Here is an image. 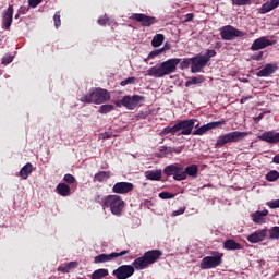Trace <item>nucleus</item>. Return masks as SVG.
Wrapping results in <instances>:
<instances>
[{
  "mask_svg": "<svg viewBox=\"0 0 279 279\" xmlns=\"http://www.w3.org/2000/svg\"><path fill=\"white\" fill-rule=\"evenodd\" d=\"M180 62H182V60L178 58L169 59L161 62L159 65L148 69L146 75H148V77H155V80H160L161 77L171 75V73H175Z\"/></svg>",
  "mask_w": 279,
  "mask_h": 279,
  "instance_id": "nucleus-1",
  "label": "nucleus"
},
{
  "mask_svg": "<svg viewBox=\"0 0 279 279\" xmlns=\"http://www.w3.org/2000/svg\"><path fill=\"white\" fill-rule=\"evenodd\" d=\"M161 256L162 252L160 250L147 251L142 257H138L133 262V267L138 270L147 269L149 265H154V263Z\"/></svg>",
  "mask_w": 279,
  "mask_h": 279,
  "instance_id": "nucleus-2",
  "label": "nucleus"
},
{
  "mask_svg": "<svg viewBox=\"0 0 279 279\" xmlns=\"http://www.w3.org/2000/svg\"><path fill=\"white\" fill-rule=\"evenodd\" d=\"M102 208H110L116 217H121L125 208V201L119 195H108L104 199Z\"/></svg>",
  "mask_w": 279,
  "mask_h": 279,
  "instance_id": "nucleus-3",
  "label": "nucleus"
},
{
  "mask_svg": "<svg viewBox=\"0 0 279 279\" xmlns=\"http://www.w3.org/2000/svg\"><path fill=\"white\" fill-rule=\"evenodd\" d=\"M110 100V93L102 88H96L92 93L83 96L81 101L85 104H106V101Z\"/></svg>",
  "mask_w": 279,
  "mask_h": 279,
  "instance_id": "nucleus-4",
  "label": "nucleus"
},
{
  "mask_svg": "<svg viewBox=\"0 0 279 279\" xmlns=\"http://www.w3.org/2000/svg\"><path fill=\"white\" fill-rule=\"evenodd\" d=\"M246 136H250V132L233 131L227 133L218 137L215 147H223L228 143H239V141H243Z\"/></svg>",
  "mask_w": 279,
  "mask_h": 279,
  "instance_id": "nucleus-5",
  "label": "nucleus"
},
{
  "mask_svg": "<svg viewBox=\"0 0 279 279\" xmlns=\"http://www.w3.org/2000/svg\"><path fill=\"white\" fill-rule=\"evenodd\" d=\"M197 123V120L195 119H190V120H183L174 124V130L177 132H180L178 136H189L193 134V128H199V124Z\"/></svg>",
  "mask_w": 279,
  "mask_h": 279,
  "instance_id": "nucleus-6",
  "label": "nucleus"
},
{
  "mask_svg": "<svg viewBox=\"0 0 279 279\" xmlns=\"http://www.w3.org/2000/svg\"><path fill=\"white\" fill-rule=\"evenodd\" d=\"M165 175L171 177L173 175V180H177L179 182H182V180H185V173L184 168L178 163L167 166L163 169Z\"/></svg>",
  "mask_w": 279,
  "mask_h": 279,
  "instance_id": "nucleus-7",
  "label": "nucleus"
},
{
  "mask_svg": "<svg viewBox=\"0 0 279 279\" xmlns=\"http://www.w3.org/2000/svg\"><path fill=\"white\" fill-rule=\"evenodd\" d=\"M220 36L222 40H232L233 38H241L244 34L240 29L234 28V26L227 25L220 29Z\"/></svg>",
  "mask_w": 279,
  "mask_h": 279,
  "instance_id": "nucleus-8",
  "label": "nucleus"
},
{
  "mask_svg": "<svg viewBox=\"0 0 279 279\" xmlns=\"http://www.w3.org/2000/svg\"><path fill=\"white\" fill-rule=\"evenodd\" d=\"M141 101H145V97L140 95L124 96L121 99V104L124 106V108H128V110H134V108H137V106L141 104Z\"/></svg>",
  "mask_w": 279,
  "mask_h": 279,
  "instance_id": "nucleus-9",
  "label": "nucleus"
},
{
  "mask_svg": "<svg viewBox=\"0 0 279 279\" xmlns=\"http://www.w3.org/2000/svg\"><path fill=\"white\" fill-rule=\"evenodd\" d=\"M113 276L117 279H128L134 276V267L131 265H122L113 270Z\"/></svg>",
  "mask_w": 279,
  "mask_h": 279,
  "instance_id": "nucleus-10",
  "label": "nucleus"
},
{
  "mask_svg": "<svg viewBox=\"0 0 279 279\" xmlns=\"http://www.w3.org/2000/svg\"><path fill=\"white\" fill-rule=\"evenodd\" d=\"M221 265V256H205L201 262V269H215Z\"/></svg>",
  "mask_w": 279,
  "mask_h": 279,
  "instance_id": "nucleus-11",
  "label": "nucleus"
},
{
  "mask_svg": "<svg viewBox=\"0 0 279 279\" xmlns=\"http://www.w3.org/2000/svg\"><path fill=\"white\" fill-rule=\"evenodd\" d=\"M125 254H130V251H122L120 253H110V254L102 253L100 255H97L94 258V263L96 265L99 263H108L110 260H114V258H119V256H125Z\"/></svg>",
  "mask_w": 279,
  "mask_h": 279,
  "instance_id": "nucleus-12",
  "label": "nucleus"
},
{
  "mask_svg": "<svg viewBox=\"0 0 279 279\" xmlns=\"http://www.w3.org/2000/svg\"><path fill=\"white\" fill-rule=\"evenodd\" d=\"M131 19L133 21H137V23H141L143 27H150V25H154V23H156V17L148 16L143 13H133L131 15Z\"/></svg>",
  "mask_w": 279,
  "mask_h": 279,
  "instance_id": "nucleus-13",
  "label": "nucleus"
},
{
  "mask_svg": "<svg viewBox=\"0 0 279 279\" xmlns=\"http://www.w3.org/2000/svg\"><path fill=\"white\" fill-rule=\"evenodd\" d=\"M208 64L205 58L202 54H197L196 57L192 58V66L191 73H199L202 69H204Z\"/></svg>",
  "mask_w": 279,
  "mask_h": 279,
  "instance_id": "nucleus-14",
  "label": "nucleus"
},
{
  "mask_svg": "<svg viewBox=\"0 0 279 279\" xmlns=\"http://www.w3.org/2000/svg\"><path fill=\"white\" fill-rule=\"evenodd\" d=\"M112 191L118 195H125L134 191V184L130 182H118L113 185Z\"/></svg>",
  "mask_w": 279,
  "mask_h": 279,
  "instance_id": "nucleus-15",
  "label": "nucleus"
},
{
  "mask_svg": "<svg viewBox=\"0 0 279 279\" xmlns=\"http://www.w3.org/2000/svg\"><path fill=\"white\" fill-rule=\"evenodd\" d=\"M271 40L267 39V37H260L253 41L251 49L252 51H260V49L271 47Z\"/></svg>",
  "mask_w": 279,
  "mask_h": 279,
  "instance_id": "nucleus-16",
  "label": "nucleus"
},
{
  "mask_svg": "<svg viewBox=\"0 0 279 279\" xmlns=\"http://www.w3.org/2000/svg\"><path fill=\"white\" fill-rule=\"evenodd\" d=\"M275 71H278V64L267 63L256 75L257 77H269V75H274Z\"/></svg>",
  "mask_w": 279,
  "mask_h": 279,
  "instance_id": "nucleus-17",
  "label": "nucleus"
},
{
  "mask_svg": "<svg viewBox=\"0 0 279 279\" xmlns=\"http://www.w3.org/2000/svg\"><path fill=\"white\" fill-rule=\"evenodd\" d=\"M14 15V9L12 5H9L7 10L2 13V23L5 27V29H10V26L12 25V16Z\"/></svg>",
  "mask_w": 279,
  "mask_h": 279,
  "instance_id": "nucleus-18",
  "label": "nucleus"
},
{
  "mask_svg": "<svg viewBox=\"0 0 279 279\" xmlns=\"http://www.w3.org/2000/svg\"><path fill=\"white\" fill-rule=\"evenodd\" d=\"M265 236H267V229H263L260 231H255L247 236L248 243H260V241H265Z\"/></svg>",
  "mask_w": 279,
  "mask_h": 279,
  "instance_id": "nucleus-19",
  "label": "nucleus"
},
{
  "mask_svg": "<svg viewBox=\"0 0 279 279\" xmlns=\"http://www.w3.org/2000/svg\"><path fill=\"white\" fill-rule=\"evenodd\" d=\"M259 141H265L266 143H279V133H274L271 131L264 132L258 135Z\"/></svg>",
  "mask_w": 279,
  "mask_h": 279,
  "instance_id": "nucleus-20",
  "label": "nucleus"
},
{
  "mask_svg": "<svg viewBox=\"0 0 279 279\" xmlns=\"http://www.w3.org/2000/svg\"><path fill=\"white\" fill-rule=\"evenodd\" d=\"M145 178L146 180L159 182V180H162V170H148L145 172Z\"/></svg>",
  "mask_w": 279,
  "mask_h": 279,
  "instance_id": "nucleus-21",
  "label": "nucleus"
},
{
  "mask_svg": "<svg viewBox=\"0 0 279 279\" xmlns=\"http://www.w3.org/2000/svg\"><path fill=\"white\" fill-rule=\"evenodd\" d=\"M279 5V0H270L264 3L260 8L262 14H267V12H271V10H276Z\"/></svg>",
  "mask_w": 279,
  "mask_h": 279,
  "instance_id": "nucleus-22",
  "label": "nucleus"
},
{
  "mask_svg": "<svg viewBox=\"0 0 279 279\" xmlns=\"http://www.w3.org/2000/svg\"><path fill=\"white\" fill-rule=\"evenodd\" d=\"M197 171H199L197 165H191L186 168H183V173H185V180L189 175H191V178H197Z\"/></svg>",
  "mask_w": 279,
  "mask_h": 279,
  "instance_id": "nucleus-23",
  "label": "nucleus"
},
{
  "mask_svg": "<svg viewBox=\"0 0 279 279\" xmlns=\"http://www.w3.org/2000/svg\"><path fill=\"white\" fill-rule=\"evenodd\" d=\"M57 192L62 197H69V195H71V187L65 183H59L57 186Z\"/></svg>",
  "mask_w": 279,
  "mask_h": 279,
  "instance_id": "nucleus-24",
  "label": "nucleus"
},
{
  "mask_svg": "<svg viewBox=\"0 0 279 279\" xmlns=\"http://www.w3.org/2000/svg\"><path fill=\"white\" fill-rule=\"evenodd\" d=\"M223 247H225V250H229V251H232V250H243V245H241L240 243H238L234 240H227V241H225Z\"/></svg>",
  "mask_w": 279,
  "mask_h": 279,
  "instance_id": "nucleus-25",
  "label": "nucleus"
},
{
  "mask_svg": "<svg viewBox=\"0 0 279 279\" xmlns=\"http://www.w3.org/2000/svg\"><path fill=\"white\" fill-rule=\"evenodd\" d=\"M34 171V166L32 163H26L21 170H20V175L22 180H27L29 178V174Z\"/></svg>",
  "mask_w": 279,
  "mask_h": 279,
  "instance_id": "nucleus-26",
  "label": "nucleus"
},
{
  "mask_svg": "<svg viewBox=\"0 0 279 279\" xmlns=\"http://www.w3.org/2000/svg\"><path fill=\"white\" fill-rule=\"evenodd\" d=\"M269 215V210L264 209L262 211H256L252 215L254 223H263V217H267Z\"/></svg>",
  "mask_w": 279,
  "mask_h": 279,
  "instance_id": "nucleus-27",
  "label": "nucleus"
},
{
  "mask_svg": "<svg viewBox=\"0 0 279 279\" xmlns=\"http://www.w3.org/2000/svg\"><path fill=\"white\" fill-rule=\"evenodd\" d=\"M106 276H108V269L100 268V269L95 270L92 274V279H101V278H106Z\"/></svg>",
  "mask_w": 279,
  "mask_h": 279,
  "instance_id": "nucleus-28",
  "label": "nucleus"
},
{
  "mask_svg": "<svg viewBox=\"0 0 279 279\" xmlns=\"http://www.w3.org/2000/svg\"><path fill=\"white\" fill-rule=\"evenodd\" d=\"M195 84H204V76H194L191 80L185 82L186 88H189V86H193Z\"/></svg>",
  "mask_w": 279,
  "mask_h": 279,
  "instance_id": "nucleus-29",
  "label": "nucleus"
},
{
  "mask_svg": "<svg viewBox=\"0 0 279 279\" xmlns=\"http://www.w3.org/2000/svg\"><path fill=\"white\" fill-rule=\"evenodd\" d=\"M108 178H110V173L109 172L100 171V172L95 174L94 180L96 182H106V180H108Z\"/></svg>",
  "mask_w": 279,
  "mask_h": 279,
  "instance_id": "nucleus-30",
  "label": "nucleus"
},
{
  "mask_svg": "<svg viewBox=\"0 0 279 279\" xmlns=\"http://www.w3.org/2000/svg\"><path fill=\"white\" fill-rule=\"evenodd\" d=\"M165 43V35L162 34H157L153 37L151 45L153 47H160Z\"/></svg>",
  "mask_w": 279,
  "mask_h": 279,
  "instance_id": "nucleus-31",
  "label": "nucleus"
},
{
  "mask_svg": "<svg viewBox=\"0 0 279 279\" xmlns=\"http://www.w3.org/2000/svg\"><path fill=\"white\" fill-rule=\"evenodd\" d=\"M77 267V262H70L65 267L60 266L58 271H62V274H69L71 269H75Z\"/></svg>",
  "mask_w": 279,
  "mask_h": 279,
  "instance_id": "nucleus-32",
  "label": "nucleus"
},
{
  "mask_svg": "<svg viewBox=\"0 0 279 279\" xmlns=\"http://www.w3.org/2000/svg\"><path fill=\"white\" fill-rule=\"evenodd\" d=\"M210 126L209 124H205L203 126H199L197 130H195L194 132H192V134H194V136H203V134H206V132H209Z\"/></svg>",
  "mask_w": 279,
  "mask_h": 279,
  "instance_id": "nucleus-33",
  "label": "nucleus"
},
{
  "mask_svg": "<svg viewBox=\"0 0 279 279\" xmlns=\"http://www.w3.org/2000/svg\"><path fill=\"white\" fill-rule=\"evenodd\" d=\"M114 110V105H101L99 108L100 114H108V112H112Z\"/></svg>",
  "mask_w": 279,
  "mask_h": 279,
  "instance_id": "nucleus-34",
  "label": "nucleus"
},
{
  "mask_svg": "<svg viewBox=\"0 0 279 279\" xmlns=\"http://www.w3.org/2000/svg\"><path fill=\"white\" fill-rule=\"evenodd\" d=\"M278 178H279V172L276 170H272L266 174V179L268 180V182H276Z\"/></svg>",
  "mask_w": 279,
  "mask_h": 279,
  "instance_id": "nucleus-35",
  "label": "nucleus"
},
{
  "mask_svg": "<svg viewBox=\"0 0 279 279\" xmlns=\"http://www.w3.org/2000/svg\"><path fill=\"white\" fill-rule=\"evenodd\" d=\"M208 125L209 130H215L217 128H221V125H226V120L222 119L216 122H209Z\"/></svg>",
  "mask_w": 279,
  "mask_h": 279,
  "instance_id": "nucleus-36",
  "label": "nucleus"
},
{
  "mask_svg": "<svg viewBox=\"0 0 279 279\" xmlns=\"http://www.w3.org/2000/svg\"><path fill=\"white\" fill-rule=\"evenodd\" d=\"M159 151H161L163 154H173V151H177V154H180V151H182V149L177 150L175 148H168L167 146H160Z\"/></svg>",
  "mask_w": 279,
  "mask_h": 279,
  "instance_id": "nucleus-37",
  "label": "nucleus"
},
{
  "mask_svg": "<svg viewBox=\"0 0 279 279\" xmlns=\"http://www.w3.org/2000/svg\"><path fill=\"white\" fill-rule=\"evenodd\" d=\"M206 62H210V58H215L217 52L215 50H207L205 54H202Z\"/></svg>",
  "mask_w": 279,
  "mask_h": 279,
  "instance_id": "nucleus-38",
  "label": "nucleus"
},
{
  "mask_svg": "<svg viewBox=\"0 0 279 279\" xmlns=\"http://www.w3.org/2000/svg\"><path fill=\"white\" fill-rule=\"evenodd\" d=\"M189 66H193V58L183 59L181 62V69L184 71V69H189Z\"/></svg>",
  "mask_w": 279,
  "mask_h": 279,
  "instance_id": "nucleus-39",
  "label": "nucleus"
},
{
  "mask_svg": "<svg viewBox=\"0 0 279 279\" xmlns=\"http://www.w3.org/2000/svg\"><path fill=\"white\" fill-rule=\"evenodd\" d=\"M232 5H250L252 3V0H231Z\"/></svg>",
  "mask_w": 279,
  "mask_h": 279,
  "instance_id": "nucleus-40",
  "label": "nucleus"
},
{
  "mask_svg": "<svg viewBox=\"0 0 279 279\" xmlns=\"http://www.w3.org/2000/svg\"><path fill=\"white\" fill-rule=\"evenodd\" d=\"M160 199H173L175 197V194H171L169 192H161L159 193Z\"/></svg>",
  "mask_w": 279,
  "mask_h": 279,
  "instance_id": "nucleus-41",
  "label": "nucleus"
},
{
  "mask_svg": "<svg viewBox=\"0 0 279 279\" xmlns=\"http://www.w3.org/2000/svg\"><path fill=\"white\" fill-rule=\"evenodd\" d=\"M269 233H270V239H279V227H272Z\"/></svg>",
  "mask_w": 279,
  "mask_h": 279,
  "instance_id": "nucleus-42",
  "label": "nucleus"
},
{
  "mask_svg": "<svg viewBox=\"0 0 279 279\" xmlns=\"http://www.w3.org/2000/svg\"><path fill=\"white\" fill-rule=\"evenodd\" d=\"M165 52V48L154 50L148 54V60H151V58H156L157 56H160V53Z\"/></svg>",
  "mask_w": 279,
  "mask_h": 279,
  "instance_id": "nucleus-43",
  "label": "nucleus"
},
{
  "mask_svg": "<svg viewBox=\"0 0 279 279\" xmlns=\"http://www.w3.org/2000/svg\"><path fill=\"white\" fill-rule=\"evenodd\" d=\"M53 21H54V27L58 28V27H60V25H62L59 11L53 15Z\"/></svg>",
  "mask_w": 279,
  "mask_h": 279,
  "instance_id": "nucleus-44",
  "label": "nucleus"
},
{
  "mask_svg": "<svg viewBox=\"0 0 279 279\" xmlns=\"http://www.w3.org/2000/svg\"><path fill=\"white\" fill-rule=\"evenodd\" d=\"M136 82L135 77H129L124 81H121L120 86H128V84H134Z\"/></svg>",
  "mask_w": 279,
  "mask_h": 279,
  "instance_id": "nucleus-45",
  "label": "nucleus"
},
{
  "mask_svg": "<svg viewBox=\"0 0 279 279\" xmlns=\"http://www.w3.org/2000/svg\"><path fill=\"white\" fill-rule=\"evenodd\" d=\"M64 182H68V184H73L75 182V177L72 174H65L63 178Z\"/></svg>",
  "mask_w": 279,
  "mask_h": 279,
  "instance_id": "nucleus-46",
  "label": "nucleus"
},
{
  "mask_svg": "<svg viewBox=\"0 0 279 279\" xmlns=\"http://www.w3.org/2000/svg\"><path fill=\"white\" fill-rule=\"evenodd\" d=\"M175 132H178V130H175V125L163 129V134H175Z\"/></svg>",
  "mask_w": 279,
  "mask_h": 279,
  "instance_id": "nucleus-47",
  "label": "nucleus"
},
{
  "mask_svg": "<svg viewBox=\"0 0 279 279\" xmlns=\"http://www.w3.org/2000/svg\"><path fill=\"white\" fill-rule=\"evenodd\" d=\"M267 206L269 207V208H279V199H275V201H270V202H268L267 203Z\"/></svg>",
  "mask_w": 279,
  "mask_h": 279,
  "instance_id": "nucleus-48",
  "label": "nucleus"
},
{
  "mask_svg": "<svg viewBox=\"0 0 279 279\" xmlns=\"http://www.w3.org/2000/svg\"><path fill=\"white\" fill-rule=\"evenodd\" d=\"M40 3H43V0H28V5L31 8H36V7L40 5Z\"/></svg>",
  "mask_w": 279,
  "mask_h": 279,
  "instance_id": "nucleus-49",
  "label": "nucleus"
},
{
  "mask_svg": "<svg viewBox=\"0 0 279 279\" xmlns=\"http://www.w3.org/2000/svg\"><path fill=\"white\" fill-rule=\"evenodd\" d=\"M185 210H186L185 207L180 208V209H178V210H175V211L172 213V217H178V215H184V211H185Z\"/></svg>",
  "mask_w": 279,
  "mask_h": 279,
  "instance_id": "nucleus-50",
  "label": "nucleus"
},
{
  "mask_svg": "<svg viewBox=\"0 0 279 279\" xmlns=\"http://www.w3.org/2000/svg\"><path fill=\"white\" fill-rule=\"evenodd\" d=\"M193 19H195V15L193 13H187L185 15L184 23H190V21H193Z\"/></svg>",
  "mask_w": 279,
  "mask_h": 279,
  "instance_id": "nucleus-51",
  "label": "nucleus"
},
{
  "mask_svg": "<svg viewBox=\"0 0 279 279\" xmlns=\"http://www.w3.org/2000/svg\"><path fill=\"white\" fill-rule=\"evenodd\" d=\"M106 23H108V16L106 15L98 20L99 25H106Z\"/></svg>",
  "mask_w": 279,
  "mask_h": 279,
  "instance_id": "nucleus-52",
  "label": "nucleus"
},
{
  "mask_svg": "<svg viewBox=\"0 0 279 279\" xmlns=\"http://www.w3.org/2000/svg\"><path fill=\"white\" fill-rule=\"evenodd\" d=\"M252 60H263V51L252 56Z\"/></svg>",
  "mask_w": 279,
  "mask_h": 279,
  "instance_id": "nucleus-53",
  "label": "nucleus"
},
{
  "mask_svg": "<svg viewBox=\"0 0 279 279\" xmlns=\"http://www.w3.org/2000/svg\"><path fill=\"white\" fill-rule=\"evenodd\" d=\"M14 60L12 57H5L2 59V64H10Z\"/></svg>",
  "mask_w": 279,
  "mask_h": 279,
  "instance_id": "nucleus-54",
  "label": "nucleus"
},
{
  "mask_svg": "<svg viewBox=\"0 0 279 279\" xmlns=\"http://www.w3.org/2000/svg\"><path fill=\"white\" fill-rule=\"evenodd\" d=\"M110 136H112V133L110 132H105L101 134V138H110Z\"/></svg>",
  "mask_w": 279,
  "mask_h": 279,
  "instance_id": "nucleus-55",
  "label": "nucleus"
},
{
  "mask_svg": "<svg viewBox=\"0 0 279 279\" xmlns=\"http://www.w3.org/2000/svg\"><path fill=\"white\" fill-rule=\"evenodd\" d=\"M272 162H275V165H279V154L272 158Z\"/></svg>",
  "mask_w": 279,
  "mask_h": 279,
  "instance_id": "nucleus-56",
  "label": "nucleus"
},
{
  "mask_svg": "<svg viewBox=\"0 0 279 279\" xmlns=\"http://www.w3.org/2000/svg\"><path fill=\"white\" fill-rule=\"evenodd\" d=\"M263 117H265V114L260 113L258 117L255 118V121H260V119H263Z\"/></svg>",
  "mask_w": 279,
  "mask_h": 279,
  "instance_id": "nucleus-57",
  "label": "nucleus"
},
{
  "mask_svg": "<svg viewBox=\"0 0 279 279\" xmlns=\"http://www.w3.org/2000/svg\"><path fill=\"white\" fill-rule=\"evenodd\" d=\"M162 49H165V51H167V49H171V45L166 44V45H165V47H163Z\"/></svg>",
  "mask_w": 279,
  "mask_h": 279,
  "instance_id": "nucleus-58",
  "label": "nucleus"
},
{
  "mask_svg": "<svg viewBox=\"0 0 279 279\" xmlns=\"http://www.w3.org/2000/svg\"><path fill=\"white\" fill-rule=\"evenodd\" d=\"M246 100H247V98H242V99L240 100V102H241V104H245Z\"/></svg>",
  "mask_w": 279,
  "mask_h": 279,
  "instance_id": "nucleus-59",
  "label": "nucleus"
},
{
  "mask_svg": "<svg viewBox=\"0 0 279 279\" xmlns=\"http://www.w3.org/2000/svg\"><path fill=\"white\" fill-rule=\"evenodd\" d=\"M15 19H19V14L15 15Z\"/></svg>",
  "mask_w": 279,
  "mask_h": 279,
  "instance_id": "nucleus-60",
  "label": "nucleus"
}]
</instances>
